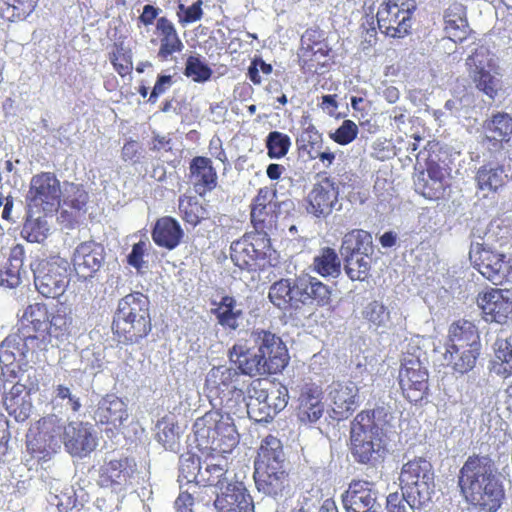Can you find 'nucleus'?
<instances>
[{
  "mask_svg": "<svg viewBox=\"0 0 512 512\" xmlns=\"http://www.w3.org/2000/svg\"><path fill=\"white\" fill-rule=\"evenodd\" d=\"M229 358L241 370L242 376L276 374L289 360L281 338L262 329L252 330L246 338L238 339L229 351Z\"/></svg>",
  "mask_w": 512,
  "mask_h": 512,
  "instance_id": "nucleus-1",
  "label": "nucleus"
},
{
  "mask_svg": "<svg viewBox=\"0 0 512 512\" xmlns=\"http://www.w3.org/2000/svg\"><path fill=\"white\" fill-rule=\"evenodd\" d=\"M469 259L473 267L495 285L512 279V266L503 248L512 240V227L503 220H494L481 231L474 229Z\"/></svg>",
  "mask_w": 512,
  "mask_h": 512,
  "instance_id": "nucleus-2",
  "label": "nucleus"
},
{
  "mask_svg": "<svg viewBox=\"0 0 512 512\" xmlns=\"http://www.w3.org/2000/svg\"><path fill=\"white\" fill-rule=\"evenodd\" d=\"M459 486L466 500L479 512H496L504 499V489L487 456H470L460 470Z\"/></svg>",
  "mask_w": 512,
  "mask_h": 512,
  "instance_id": "nucleus-3",
  "label": "nucleus"
},
{
  "mask_svg": "<svg viewBox=\"0 0 512 512\" xmlns=\"http://www.w3.org/2000/svg\"><path fill=\"white\" fill-rule=\"evenodd\" d=\"M268 297L279 309L298 310L303 306H323L330 299L328 286L310 275L281 279L269 288Z\"/></svg>",
  "mask_w": 512,
  "mask_h": 512,
  "instance_id": "nucleus-4",
  "label": "nucleus"
},
{
  "mask_svg": "<svg viewBox=\"0 0 512 512\" xmlns=\"http://www.w3.org/2000/svg\"><path fill=\"white\" fill-rule=\"evenodd\" d=\"M375 413V410L372 414L362 411L351 423V452L356 461L363 464L380 461L386 451L385 435L374 420Z\"/></svg>",
  "mask_w": 512,
  "mask_h": 512,
  "instance_id": "nucleus-5",
  "label": "nucleus"
},
{
  "mask_svg": "<svg viewBox=\"0 0 512 512\" xmlns=\"http://www.w3.org/2000/svg\"><path fill=\"white\" fill-rule=\"evenodd\" d=\"M113 327L129 343L145 337L151 330L148 298L139 292L123 297L118 303Z\"/></svg>",
  "mask_w": 512,
  "mask_h": 512,
  "instance_id": "nucleus-6",
  "label": "nucleus"
},
{
  "mask_svg": "<svg viewBox=\"0 0 512 512\" xmlns=\"http://www.w3.org/2000/svg\"><path fill=\"white\" fill-rule=\"evenodd\" d=\"M60 420L55 415L44 417L41 422L44 433L51 432L48 447L56 450L60 447L57 436L60 435ZM61 442L66 451L72 456L84 457L90 454L97 446V438L93 425L83 421H71L64 428Z\"/></svg>",
  "mask_w": 512,
  "mask_h": 512,
  "instance_id": "nucleus-7",
  "label": "nucleus"
},
{
  "mask_svg": "<svg viewBox=\"0 0 512 512\" xmlns=\"http://www.w3.org/2000/svg\"><path fill=\"white\" fill-rule=\"evenodd\" d=\"M405 501L412 507H421L431 500L434 491V471L432 464L424 458H415L402 466L399 476Z\"/></svg>",
  "mask_w": 512,
  "mask_h": 512,
  "instance_id": "nucleus-8",
  "label": "nucleus"
},
{
  "mask_svg": "<svg viewBox=\"0 0 512 512\" xmlns=\"http://www.w3.org/2000/svg\"><path fill=\"white\" fill-rule=\"evenodd\" d=\"M416 6L415 0H387L377 11L379 29L390 37H404L412 26Z\"/></svg>",
  "mask_w": 512,
  "mask_h": 512,
  "instance_id": "nucleus-9",
  "label": "nucleus"
},
{
  "mask_svg": "<svg viewBox=\"0 0 512 512\" xmlns=\"http://www.w3.org/2000/svg\"><path fill=\"white\" fill-rule=\"evenodd\" d=\"M68 269V261L61 257L40 261L33 268L36 289L47 298L61 296L69 283Z\"/></svg>",
  "mask_w": 512,
  "mask_h": 512,
  "instance_id": "nucleus-10",
  "label": "nucleus"
},
{
  "mask_svg": "<svg viewBox=\"0 0 512 512\" xmlns=\"http://www.w3.org/2000/svg\"><path fill=\"white\" fill-rule=\"evenodd\" d=\"M469 78L476 88L490 100H494L500 87L501 80L493 74V57L490 51L480 46L466 59Z\"/></svg>",
  "mask_w": 512,
  "mask_h": 512,
  "instance_id": "nucleus-11",
  "label": "nucleus"
},
{
  "mask_svg": "<svg viewBox=\"0 0 512 512\" xmlns=\"http://www.w3.org/2000/svg\"><path fill=\"white\" fill-rule=\"evenodd\" d=\"M40 347L39 336H32L29 331L8 335L0 344V363L9 377L16 378L20 365L26 363L30 350Z\"/></svg>",
  "mask_w": 512,
  "mask_h": 512,
  "instance_id": "nucleus-12",
  "label": "nucleus"
},
{
  "mask_svg": "<svg viewBox=\"0 0 512 512\" xmlns=\"http://www.w3.org/2000/svg\"><path fill=\"white\" fill-rule=\"evenodd\" d=\"M60 182L53 173L35 175L30 182L27 199L34 206L43 205L44 211H53L60 203Z\"/></svg>",
  "mask_w": 512,
  "mask_h": 512,
  "instance_id": "nucleus-13",
  "label": "nucleus"
},
{
  "mask_svg": "<svg viewBox=\"0 0 512 512\" xmlns=\"http://www.w3.org/2000/svg\"><path fill=\"white\" fill-rule=\"evenodd\" d=\"M105 261V248L94 240L81 242L73 252L72 263L79 277L91 278Z\"/></svg>",
  "mask_w": 512,
  "mask_h": 512,
  "instance_id": "nucleus-14",
  "label": "nucleus"
},
{
  "mask_svg": "<svg viewBox=\"0 0 512 512\" xmlns=\"http://www.w3.org/2000/svg\"><path fill=\"white\" fill-rule=\"evenodd\" d=\"M328 397L338 419L348 418L361 403L360 389L350 380L333 381L328 387Z\"/></svg>",
  "mask_w": 512,
  "mask_h": 512,
  "instance_id": "nucleus-15",
  "label": "nucleus"
},
{
  "mask_svg": "<svg viewBox=\"0 0 512 512\" xmlns=\"http://www.w3.org/2000/svg\"><path fill=\"white\" fill-rule=\"evenodd\" d=\"M487 321L504 324L512 317V294L509 290L491 289L477 299Z\"/></svg>",
  "mask_w": 512,
  "mask_h": 512,
  "instance_id": "nucleus-16",
  "label": "nucleus"
},
{
  "mask_svg": "<svg viewBox=\"0 0 512 512\" xmlns=\"http://www.w3.org/2000/svg\"><path fill=\"white\" fill-rule=\"evenodd\" d=\"M206 387L216 395L236 393L238 397L244 395L248 388L247 382L241 373L232 367H213L206 376Z\"/></svg>",
  "mask_w": 512,
  "mask_h": 512,
  "instance_id": "nucleus-17",
  "label": "nucleus"
},
{
  "mask_svg": "<svg viewBox=\"0 0 512 512\" xmlns=\"http://www.w3.org/2000/svg\"><path fill=\"white\" fill-rule=\"evenodd\" d=\"M378 497L375 483L367 480H354L343 495V505L347 512H375Z\"/></svg>",
  "mask_w": 512,
  "mask_h": 512,
  "instance_id": "nucleus-18",
  "label": "nucleus"
},
{
  "mask_svg": "<svg viewBox=\"0 0 512 512\" xmlns=\"http://www.w3.org/2000/svg\"><path fill=\"white\" fill-rule=\"evenodd\" d=\"M322 399V388L316 383H305L301 387L297 412L298 419L301 423H315L323 416L325 404Z\"/></svg>",
  "mask_w": 512,
  "mask_h": 512,
  "instance_id": "nucleus-19",
  "label": "nucleus"
},
{
  "mask_svg": "<svg viewBox=\"0 0 512 512\" xmlns=\"http://www.w3.org/2000/svg\"><path fill=\"white\" fill-rule=\"evenodd\" d=\"M338 194L335 183L327 177L323 178L308 194V212L316 217H327L338 203Z\"/></svg>",
  "mask_w": 512,
  "mask_h": 512,
  "instance_id": "nucleus-20",
  "label": "nucleus"
},
{
  "mask_svg": "<svg viewBox=\"0 0 512 512\" xmlns=\"http://www.w3.org/2000/svg\"><path fill=\"white\" fill-rule=\"evenodd\" d=\"M214 506L218 512H254V504L247 489L240 481L228 484L217 493Z\"/></svg>",
  "mask_w": 512,
  "mask_h": 512,
  "instance_id": "nucleus-21",
  "label": "nucleus"
},
{
  "mask_svg": "<svg viewBox=\"0 0 512 512\" xmlns=\"http://www.w3.org/2000/svg\"><path fill=\"white\" fill-rule=\"evenodd\" d=\"M132 473V466L127 459L110 460L100 468L97 483L100 489H110L115 494H120L129 484Z\"/></svg>",
  "mask_w": 512,
  "mask_h": 512,
  "instance_id": "nucleus-22",
  "label": "nucleus"
},
{
  "mask_svg": "<svg viewBox=\"0 0 512 512\" xmlns=\"http://www.w3.org/2000/svg\"><path fill=\"white\" fill-rule=\"evenodd\" d=\"M449 346L444 359L452 357L454 352L466 348H481L480 335L477 327L470 321L461 320L451 324L449 328Z\"/></svg>",
  "mask_w": 512,
  "mask_h": 512,
  "instance_id": "nucleus-23",
  "label": "nucleus"
},
{
  "mask_svg": "<svg viewBox=\"0 0 512 512\" xmlns=\"http://www.w3.org/2000/svg\"><path fill=\"white\" fill-rule=\"evenodd\" d=\"M194 428L195 433L201 437H210L211 430H213V436L216 434L226 438L230 446L235 445L238 441V433L234 424L230 422V418L228 416L219 418L217 412H209L198 418Z\"/></svg>",
  "mask_w": 512,
  "mask_h": 512,
  "instance_id": "nucleus-24",
  "label": "nucleus"
},
{
  "mask_svg": "<svg viewBox=\"0 0 512 512\" xmlns=\"http://www.w3.org/2000/svg\"><path fill=\"white\" fill-rule=\"evenodd\" d=\"M214 458L210 462H205L203 470L198 476V485L206 488L212 494L217 496V493L223 492L225 486L235 483L234 476L230 475L227 470L226 461L220 458L214 462Z\"/></svg>",
  "mask_w": 512,
  "mask_h": 512,
  "instance_id": "nucleus-25",
  "label": "nucleus"
},
{
  "mask_svg": "<svg viewBox=\"0 0 512 512\" xmlns=\"http://www.w3.org/2000/svg\"><path fill=\"white\" fill-rule=\"evenodd\" d=\"M49 314L45 304L34 303L28 305L20 315L19 332L31 331L35 332L32 336H39V343L46 339V331L48 329Z\"/></svg>",
  "mask_w": 512,
  "mask_h": 512,
  "instance_id": "nucleus-26",
  "label": "nucleus"
},
{
  "mask_svg": "<svg viewBox=\"0 0 512 512\" xmlns=\"http://www.w3.org/2000/svg\"><path fill=\"white\" fill-rule=\"evenodd\" d=\"M190 182L200 196L214 189L217 185V174L212 162L206 157H195L190 164Z\"/></svg>",
  "mask_w": 512,
  "mask_h": 512,
  "instance_id": "nucleus-27",
  "label": "nucleus"
},
{
  "mask_svg": "<svg viewBox=\"0 0 512 512\" xmlns=\"http://www.w3.org/2000/svg\"><path fill=\"white\" fill-rule=\"evenodd\" d=\"M128 418L126 404L114 395L103 397L94 411V419L101 424L121 426Z\"/></svg>",
  "mask_w": 512,
  "mask_h": 512,
  "instance_id": "nucleus-28",
  "label": "nucleus"
},
{
  "mask_svg": "<svg viewBox=\"0 0 512 512\" xmlns=\"http://www.w3.org/2000/svg\"><path fill=\"white\" fill-rule=\"evenodd\" d=\"M51 489L54 491L50 492L48 502L57 507L59 512H68L78 506L82 507L88 500L87 494L82 489L77 492L73 486L62 484L60 481L52 484Z\"/></svg>",
  "mask_w": 512,
  "mask_h": 512,
  "instance_id": "nucleus-29",
  "label": "nucleus"
},
{
  "mask_svg": "<svg viewBox=\"0 0 512 512\" xmlns=\"http://www.w3.org/2000/svg\"><path fill=\"white\" fill-rule=\"evenodd\" d=\"M256 487L266 495L277 496L287 485V473L280 468H255Z\"/></svg>",
  "mask_w": 512,
  "mask_h": 512,
  "instance_id": "nucleus-30",
  "label": "nucleus"
},
{
  "mask_svg": "<svg viewBox=\"0 0 512 512\" xmlns=\"http://www.w3.org/2000/svg\"><path fill=\"white\" fill-rule=\"evenodd\" d=\"M183 231L179 223L171 217H163L157 220L152 231L154 242L169 250L174 249L180 242Z\"/></svg>",
  "mask_w": 512,
  "mask_h": 512,
  "instance_id": "nucleus-31",
  "label": "nucleus"
},
{
  "mask_svg": "<svg viewBox=\"0 0 512 512\" xmlns=\"http://www.w3.org/2000/svg\"><path fill=\"white\" fill-rule=\"evenodd\" d=\"M284 452L280 440L274 436L266 437L259 448L255 468L284 469Z\"/></svg>",
  "mask_w": 512,
  "mask_h": 512,
  "instance_id": "nucleus-32",
  "label": "nucleus"
},
{
  "mask_svg": "<svg viewBox=\"0 0 512 512\" xmlns=\"http://www.w3.org/2000/svg\"><path fill=\"white\" fill-rule=\"evenodd\" d=\"M4 404L8 413L17 421H24L31 411V403L26 386L19 382L15 383L5 395Z\"/></svg>",
  "mask_w": 512,
  "mask_h": 512,
  "instance_id": "nucleus-33",
  "label": "nucleus"
},
{
  "mask_svg": "<svg viewBox=\"0 0 512 512\" xmlns=\"http://www.w3.org/2000/svg\"><path fill=\"white\" fill-rule=\"evenodd\" d=\"M428 180L418 178L417 190L426 198H439L445 189L446 169L440 165L431 162L427 167Z\"/></svg>",
  "mask_w": 512,
  "mask_h": 512,
  "instance_id": "nucleus-34",
  "label": "nucleus"
},
{
  "mask_svg": "<svg viewBox=\"0 0 512 512\" xmlns=\"http://www.w3.org/2000/svg\"><path fill=\"white\" fill-rule=\"evenodd\" d=\"M373 239L367 231L356 229L347 233L342 240L341 255H372Z\"/></svg>",
  "mask_w": 512,
  "mask_h": 512,
  "instance_id": "nucleus-35",
  "label": "nucleus"
},
{
  "mask_svg": "<svg viewBox=\"0 0 512 512\" xmlns=\"http://www.w3.org/2000/svg\"><path fill=\"white\" fill-rule=\"evenodd\" d=\"M506 179L503 167L492 163L482 165L475 176L477 188L483 192H497Z\"/></svg>",
  "mask_w": 512,
  "mask_h": 512,
  "instance_id": "nucleus-36",
  "label": "nucleus"
},
{
  "mask_svg": "<svg viewBox=\"0 0 512 512\" xmlns=\"http://www.w3.org/2000/svg\"><path fill=\"white\" fill-rule=\"evenodd\" d=\"M494 357L491 360V371L507 377L512 374V339L498 337L494 344Z\"/></svg>",
  "mask_w": 512,
  "mask_h": 512,
  "instance_id": "nucleus-37",
  "label": "nucleus"
},
{
  "mask_svg": "<svg viewBox=\"0 0 512 512\" xmlns=\"http://www.w3.org/2000/svg\"><path fill=\"white\" fill-rule=\"evenodd\" d=\"M156 439L167 450L179 448L180 427L173 415H165L156 424Z\"/></svg>",
  "mask_w": 512,
  "mask_h": 512,
  "instance_id": "nucleus-38",
  "label": "nucleus"
},
{
  "mask_svg": "<svg viewBox=\"0 0 512 512\" xmlns=\"http://www.w3.org/2000/svg\"><path fill=\"white\" fill-rule=\"evenodd\" d=\"M203 470L200 457L187 452L180 456L179 459V475L178 482L180 488L183 484H192V488H196L198 485V476H200Z\"/></svg>",
  "mask_w": 512,
  "mask_h": 512,
  "instance_id": "nucleus-39",
  "label": "nucleus"
},
{
  "mask_svg": "<svg viewBox=\"0 0 512 512\" xmlns=\"http://www.w3.org/2000/svg\"><path fill=\"white\" fill-rule=\"evenodd\" d=\"M213 312L218 323L223 327L233 330L238 328L239 320L242 318V309L233 297H223L220 304Z\"/></svg>",
  "mask_w": 512,
  "mask_h": 512,
  "instance_id": "nucleus-40",
  "label": "nucleus"
},
{
  "mask_svg": "<svg viewBox=\"0 0 512 512\" xmlns=\"http://www.w3.org/2000/svg\"><path fill=\"white\" fill-rule=\"evenodd\" d=\"M418 354L407 352L404 354L401 361V369L399 372V383L402 380L409 379L410 381L428 380V373L420 360V349H417Z\"/></svg>",
  "mask_w": 512,
  "mask_h": 512,
  "instance_id": "nucleus-41",
  "label": "nucleus"
},
{
  "mask_svg": "<svg viewBox=\"0 0 512 512\" xmlns=\"http://www.w3.org/2000/svg\"><path fill=\"white\" fill-rule=\"evenodd\" d=\"M313 271L323 277H337L341 271V263L336 252L331 248H324L314 257Z\"/></svg>",
  "mask_w": 512,
  "mask_h": 512,
  "instance_id": "nucleus-42",
  "label": "nucleus"
},
{
  "mask_svg": "<svg viewBox=\"0 0 512 512\" xmlns=\"http://www.w3.org/2000/svg\"><path fill=\"white\" fill-rule=\"evenodd\" d=\"M344 270L352 281H365L371 269V255H342Z\"/></svg>",
  "mask_w": 512,
  "mask_h": 512,
  "instance_id": "nucleus-43",
  "label": "nucleus"
},
{
  "mask_svg": "<svg viewBox=\"0 0 512 512\" xmlns=\"http://www.w3.org/2000/svg\"><path fill=\"white\" fill-rule=\"evenodd\" d=\"M38 0H2L1 17L9 21L21 20L29 16Z\"/></svg>",
  "mask_w": 512,
  "mask_h": 512,
  "instance_id": "nucleus-44",
  "label": "nucleus"
},
{
  "mask_svg": "<svg viewBox=\"0 0 512 512\" xmlns=\"http://www.w3.org/2000/svg\"><path fill=\"white\" fill-rule=\"evenodd\" d=\"M249 401L246 404L249 417L256 422H269L277 414L269 404L260 398V394L253 392V387L248 388Z\"/></svg>",
  "mask_w": 512,
  "mask_h": 512,
  "instance_id": "nucleus-45",
  "label": "nucleus"
},
{
  "mask_svg": "<svg viewBox=\"0 0 512 512\" xmlns=\"http://www.w3.org/2000/svg\"><path fill=\"white\" fill-rule=\"evenodd\" d=\"M488 139L502 141L512 133V119L506 113H498L484 125Z\"/></svg>",
  "mask_w": 512,
  "mask_h": 512,
  "instance_id": "nucleus-46",
  "label": "nucleus"
},
{
  "mask_svg": "<svg viewBox=\"0 0 512 512\" xmlns=\"http://www.w3.org/2000/svg\"><path fill=\"white\" fill-rule=\"evenodd\" d=\"M481 348H466L461 349L459 352H454L452 357L444 359L447 365H451L455 372L465 374L471 371L480 355Z\"/></svg>",
  "mask_w": 512,
  "mask_h": 512,
  "instance_id": "nucleus-47",
  "label": "nucleus"
},
{
  "mask_svg": "<svg viewBox=\"0 0 512 512\" xmlns=\"http://www.w3.org/2000/svg\"><path fill=\"white\" fill-rule=\"evenodd\" d=\"M362 317L374 328H387L390 322V312L377 300L366 304L362 310Z\"/></svg>",
  "mask_w": 512,
  "mask_h": 512,
  "instance_id": "nucleus-48",
  "label": "nucleus"
},
{
  "mask_svg": "<svg viewBox=\"0 0 512 512\" xmlns=\"http://www.w3.org/2000/svg\"><path fill=\"white\" fill-rule=\"evenodd\" d=\"M260 384V381H255L251 384L253 385V392L255 394H260V398L265 400L276 413L282 411L288 403L289 396L287 388L285 386H279L272 389L270 392H267L265 389L257 388Z\"/></svg>",
  "mask_w": 512,
  "mask_h": 512,
  "instance_id": "nucleus-49",
  "label": "nucleus"
},
{
  "mask_svg": "<svg viewBox=\"0 0 512 512\" xmlns=\"http://www.w3.org/2000/svg\"><path fill=\"white\" fill-rule=\"evenodd\" d=\"M71 324L72 318L64 310H57L48 320L46 336L63 341L70 333Z\"/></svg>",
  "mask_w": 512,
  "mask_h": 512,
  "instance_id": "nucleus-50",
  "label": "nucleus"
},
{
  "mask_svg": "<svg viewBox=\"0 0 512 512\" xmlns=\"http://www.w3.org/2000/svg\"><path fill=\"white\" fill-rule=\"evenodd\" d=\"M267 155L271 159H281L287 155L290 147V137L279 131L270 132L265 140Z\"/></svg>",
  "mask_w": 512,
  "mask_h": 512,
  "instance_id": "nucleus-51",
  "label": "nucleus"
},
{
  "mask_svg": "<svg viewBox=\"0 0 512 512\" xmlns=\"http://www.w3.org/2000/svg\"><path fill=\"white\" fill-rule=\"evenodd\" d=\"M179 211L183 220L192 226H196L205 217V209L198 201L185 195L179 198Z\"/></svg>",
  "mask_w": 512,
  "mask_h": 512,
  "instance_id": "nucleus-52",
  "label": "nucleus"
},
{
  "mask_svg": "<svg viewBox=\"0 0 512 512\" xmlns=\"http://www.w3.org/2000/svg\"><path fill=\"white\" fill-rule=\"evenodd\" d=\"M212 69L199 56L190 55L186 60L184 75L194 82H207L212 76Z\"/></svg>",
  "mask_w": 512,
  "mask_h": 512,
  "instance_id": "nucleus-53",
  "label": "nucleus"
},
{
  "mask_svg": "<svg viewBox=\"0 0 512 512\" xmlns=\"http://www.w3.org/2000/svg\"><path fill=\"white\" fill-rule=\"evenodd\" d=\"M50 228L46 219L38 217L36 219H28L23 227L22 234L29 242L41 243L48 234Z\"/></svg>",
  "mask_w": 512,
  "mask_h": 512,
  "instance_id": "nucleus-54",
  "label": "nucleus"
},
{
  "mask_svg": "<svg viewBox=\"0 0 512 512\" xmlns=\"http://www.w3.org/2000/svg\"><path fill=\"white\" fill-rule=\"evenodd\" d=\"M247 240L234 242L231 245V259L241 269L251 266L257 258L253 257Z\"/></svg>",
  "mask_w": 512,
  "mask_h": 512,
  "instance_id": "nucleus-55",
  "label": "nucleus"
},
{
  "mask_svg": "<svg viewBox=\"0 0 512 512\" xmlns=\"http://www.w3.org/2000/svg\"><path fill=\"white\" fill-rule=\"evenodd\" d=\"M248 244L252 251L251 255L257 259H271L272 255L275 253L271 245V240L265 233L256 234Z\"/></svg>",
  "mask_w": 512,
  "mask_h": 512,
  "instance_id": "nucleus-56",
  "label": "nucleus"
},
{
  "mask_svg": "<svg viewBox=\"0 0 512 512\" xmlns=\"http://www.w3.org/2000/svg\"><path fill=\"white\" fill-rule=\"evenodd\" d=\"M404 396L410 401L417 403L422 400L428 390V380L410 381L402 380L400 383Z\"/></svg>",
  "mask_w": 512,
  "mask_h": 512,
  "instance_id": "nucleus-57",
  "label": "nucleus"
},
{
  "mask_svg": "<svg viewBox=\"0 0 512 512\" xmlns=\"http://www.w3.org/2000/svg\"><path fill=\"white\" fill-rule=\"evenodd\" d=\"M202 0H197L191 6L187 7L184 4L178 5L177 16L179 18V22L185 26L189 23L196 22L202 18Z\"/></svg>",
  "mask_w": 512,
  "mask_h": 512,
  "instance_id": "nucleus-58",
  "label": "nucleus"
},
{
  "mask_svg": "<svg viewBox=\"0 0 512 512\" xmlns=\"http://www.w3.org/2000/svg\"><path fill=\"white\" fill-rule=\"evenodd\" d=\"M358 134L357 125L351 120L343 121L342 125L331 135L333 140L341 145L352 142Z\"/></svg>",
  "mask_w": 512,
  "mask_h": 512,
  "instance_id": "nucleus-59",
  "label": "nucleus"
},
{
  "mask_svg": "<svg viewBox=\"0 0 512 512\" xmlns=\"http://www.w3.org/2000/svg\"><path fill=\"white\" fill-rule=\"evenodd\" d=\"M184 45L178 34L170 37H161L158 57L167 60L175 52H180Z\"/></svg>",
  "mask_w": 512,
  "mask_h": 512,
  "instance_id": "nucleus-60",
  "label": "nucleus"
},
{
  "mask_svg": "<svg viewBox=\"0 0 512 512\" xmlns=\"http://www.w3.org/2000/svg\"><path fill=\"white\" fill-rule=\"evenodd\" d=\"M106 490L107 489H102L101 494L96 498L95 504L99 510L109 512L114 507H118L120 494H115L112 491L108 493Z\"/></svg>",
  "mask_w": 512,
  "mask_h": 512,
  "instance_id": "nucleus-61",
  "label": "nucleus"
},
{
  "mask_svg": "<svg viewBox=\"0 0 512 512\" xmlns=\"http://www.w3.org/2000/svg\"><path fill=\"white\" fill-rule=\"evenodd\" d=\"M145 251L146 243L144 241H140L133 245L132 251L127 257L128 263L137 269V271L147 268L146 262L143 260Z\"/></svg>",
  "mask_w": 512,
  "mask_h": 512,
  "instance_id": "nucleus-62",
  "label": "nucleus"
},
{
  "mask_svg": "<svg viewBox=\"0 0 512 512\" xmlns=\"http://www.w3.org/2000/svg\"><path fill=\"white\" fill-rule=\"evenodd\" d=\"M388 512H409L413 511L416 507H412L411 503L405 501L403 496L398 492L390 493L386 499Z\"/></svg>",
  "mask_w": 512,
  "mask_h": 512,
  "instance_id": "nucleus-63",
  "label": "nucleus"
},
{
  "mask_svg": "<svg viewBox=\"0 0 512 512\" xmlns=\"http://www.w3.org/2000/svg\"><path fill=\"white\" fill-rule=\"evenodd\" d=\"M54 393L56 399L67 400V405L70 406L73 412H77L81 408L79 398L73 395L68 387L64 385H57Z\"/></svg>",
  "mask_w": 512,
  "mask_h": 512,
  "instance_id": "nucleus-64",
  "label": "nucleus"
}]
</instances>
